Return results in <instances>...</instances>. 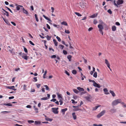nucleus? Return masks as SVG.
<instances>
[{"label":"nucleus","instance_id":"obj_14","mask_svg":"<svg viewBox=\"0 0 126 126\" xmlns=\"http://www.w3.org/2000/svg\"><path fill=\"white\" fill-rule=\"evenodd\" d=\"M67 110V109L66 108H65L64 109H62L61 110V111L63 113V115H64L65 114V111H66Z\"/></svg>","mask_w":126,"mask_h":126},{"label":"nucleus","instance_id":"obj_3","mask_svg":"<svg viewBox=\"0 0 126 126\" xmlns=\"http://www.w3.org/2000/svg\"><path fill=\"white\" fill-rule=\"evenodd\" d=\"M58 108H52V110L53 113L55 114H57L58 113Z\"/></svg>","mask_w":126,"mask_h":126},{"label":"nucleus","instance_id":"obj_8","mask_svg":"<svg viewBox=\"0 0 126 126\" xmlns=\"http://www.w3.org/2000/svg\"><path fill=\"white\" fill-rule=\"evenodd\" d=\"M79 106H73V108H75L74 110L75 111H77L78 110H81L80 109L79 107Z\"/></svg>","mask_w":126,"mask_h":126},{"label":"nucleus","instance_id":"obj_38","mask_svg":"<svg viewBox=\"0 0 126 126\" xmlns=\"http://www.w3.org/2000/svg\"><path fill=\"white\" fill-rule=\"evenodd\" d=\"M44 87H45L46 88V89L47 90H49V88L47 86V85H44Z\"/></svg>","mask_w":126,"mask_h":126},{"label":"nucleus","instance_id":"obj_44","mask_svg":"<svg viewBox=\"0 0 126 126\" xmlns=\"http://www.w3.org/2000/svg\"><path fill=\"white\" fill-rule=\"evenodd\" d=\"M48 98L47 97H43L41 99L42 100H47L48 99Z\"/></svg>","mask_w":126,"mask_h":126},{"label":"nucleus","instance_id":"obj_13","mask_svg":"<svg viewBox=\"0 0 126 126\" xmlns=\"http://www.w3.org/2000/svg\"><path fill=\"white\" fill-rule=\"evenodd\" d=\"M2 105L8 106H12V105L10 103L5 104V103H3L1 104Z\"/></svg>","mask_w":126,"mask_h":126},{"label":"nucleus","instance_id":"obj_46","mask_svg":"<svg viewBox=\"0 0 126 126\" xmlns=\"http://www.w3.org/2000/svg\"><path fill=\"white\" fill-rule=\"evenodd\" d=\"M23 89L24 90H27L26 86L25 84H24L23 85Z\"/></svg>","mask_w":126,"mask_h":126},{"label":"nucleus","instance_id":"obj_43","mask_svg":"<svg viewBox=\"0 0 126 126\" xmlns=\"http://www.w3.org/2000/svg\"><path fill=\"white\" fill-rule=\"evenodd\" d=\"M28 122L29 124L33 123L34 122V121L32 120H28Z\"/></svg>","mask_w":126,"mask_h":126},{"label":"nucleus","instance_id":"obj_33","mask_svg":"<svg viewBox=\"0 0 126 126\" xmlns=\"http://www.w3.org/2000/svg\"><path fill=\"white\" fill-rule=\"evenodd\" d=\"M85 98L86 99V100L88 101H90V97L89 96H86L85 97Z\"/></svg>","mask_w":126,"mask_h":126},{"label":"nucleus","instance_id":"obj_56","mask_svg":"<svg viewBox=\"0 0 126 126\" xmlns=\"http://www.w3.org/2000/svg\"><path fill=\"white\" fill-rule=\"evenodd\" d=\"M59 102H60V105H61L63 104V102L62 100H60L59 101Z\"/></svg>","mask_w":126,"mask_h":126},{"label":"nucleus","instance_id":"obj_34","mask_svg":"<svg viewBox=\"0 0 126 126\" xmlns=\"http://www.w3.org/2000/svg\"><path fill=\"white\" fill-rule=\"evenodd\" d=\"M15 5L16 6V8H20V7H23V6L22 5H18L16 4H15Z\"/></svg>","mask_w":126,"mask_h":126},{"label":"nucleus","instance_id":"obj_40","mask_svg":"<svg viewBox=\"0 0 126 126\" xmlns=\"http://www.w3.org/2000/svg\"><path fill=\"white\" fill-rule=\"evenodd\" d=\"M58 96L59 98H62V95L61 94H58Z\"/></svg>","mask_w":126,"mask_h":126},{"label":"nucleus","instance_id":"obj_51","mask_svg":"<svg viewBox=\"0 0 126 126\" xmlns=\"http://www.w3.org/2000/svg\"><path fill=\"white\" fill-rule=\"evenodd\" d=\"M56 56L55 55H52L51 56V58H56Z\"/></svg>","mask_w":126,"mask_h":126},{"label":"nucleus","instance_id":"obj_10","mask_svg":"<svg viewBox=\"0 0 126 126\" xmlns=\"http://www.w3.org/2000/svg\"><path fill=\"white\" fill-rule=\"evenodd\" d=\"M103 91L104 92V94H109V93L108 92V91L107 88H105L103 89Z\"/></svg>","mask_w":126,"mask_h":126},{"label":"nucleus","instance_id":"obj_24","mask_svg":"<svg viewBox=\"0 0 126 126\" xmlns=\"http://www.w3.org/2000/svg\"><path fill=\"white\" fill-rule=\"evenodd\" d=\"M59 47L61 49H63L64 47V46L62 45H59Z\"/></svg>","mask_w":126,"mask_h":126},{"label":"nucleus","instance_id":"obj_36","mask_svg":"<svg viewBox=\"0 0 126 126\" xmlns=\"http://www.w3.org/2000/svg\"><path fill=\"white\" fill-rule=\"evenodd\" d=\"M75 13L76 15H77L79 16H82V15L79 13L75 12Z\"/></svg>","mask_w":126,"mask_h":126},{"label":"nucleus","instance_id":"obj_12","mask_svg":"<svg viewBox=\"0 0 126 126\" xmlns=\"http://www.w3.org/2000/svg\"><path fill=\"white\" fill-rule=\"evenodd\" d=\"M72 116L74 120H76L77 118V116L75 112H73L72 113Z\"/></svg>","mask_w":126,"mask_h":126},{"label":"nucleus","instance_id":"obj_42","mask_svg":"<svg viewBox=\"0 0 126 126\" xmlns=\"http://www.w3.org/2000/svg\"><path fill=\"white\" fill-rule=\"evenodd\" d=\"M64 32L65 33L67 34H69L70 33V32L68 30H65Z\"/></svg>","mask_w":126,"mask_h":126},{"label":"nucleus","instance_id":"obj_17","mask_svg":"<svg viewBox=\"0 0 126 126\" xmlns=\"http://www.w3.org/2000/svg\"><path fill=\"white\" fill-rule=\"evenodd\" d=\"M53 41L54 43L55 46H57L58 42L56 41V40L55 39H53Z\"/></svg>","mask_w":126,"mask_h":126},{"label":"nucleus","instance_id":"obj_45","mask_svg":"<svg viewBox=\"0 0 126 126\" xmlns=\"http://www.w3.org/2000/svg\"><path fill=\"white\" fill-rule=\"evenodd\" d=\"M56 38L58 40V41L60 42L61 41V39L59 37H58V36H56Z\"/></svg>","mask_w":126,"mask_h":126},{"label":"nucleus","instance_id":"obj_48","mask_svg":"<svg viewBox=\"0 0 126 126\" xmlns=\"http://www.w3.org/2000/svg\"><path fill=\"white\" fill-rule=\"evenodd\" d=\"M107 12L110 14H111L112 13V12L110 9L108 10Z\"/></svg>","mask_w":126,"mask_h":126},{"label":"nucleus","instance_id":"obj_20","mask_svg":"<svg viewBox=\"0 0 126 126\" xmlns=\"http://www.w3.org/2000/svg\"><path fill=\"white\" fill-rule=\"evenodd\" d=\"M34 123L36 125L40 124L41 123L40 121H35Z\"/></svg>","mask_w":126,"mask_h":126},{"label":"nucleus","instance_id":"obj_2","mask_svg":"<svg viewBox=\"0 0 126 126\" xmlns=\"http://www.w3.org/2000/svg\"><path fill=\"white\" fill-rule=\"evenodd\" d=\"M105 112L106 111L105 110H103L97 115V117L98 118H100L104 114Z\"/></svg>","mask_w":126,"mask_h":126},{"label":"nucleus","instance_id":"obj_54","mask_svg":"<svg viewBox=\"0 0 126 126\" xmlns=\"http://www.w3.org/2000/svg\"><path fill=\"white\" fill-rule=\"evenodd\" d=\"M4 22L6 23L8 25L9 24V22L7 20H4Z\"/></svg>","mask_w":126,"mask_h":126},{"label":"nucleus","instance_id":"obj_32","mask_svg":"<svg viewBox=\"0 0 126 126\" xmlns=\"http://www.w3.org/2000/svg\"><path fill=\"white\" fill-rule=\"evenodd\" d=\"M110 111L111 113H113L114 112H116V110H115L113 109H111L110 110Z\"/></svg>","mask_w":126,"mask_h":126},{"label":"nucleus","instance_id":"obj_22","mask_svg":"<svg viewBox=\"0 0 126 126\" xmlns=\"http://www.w3.org/2000/svg\"><path fill=\"white\" fill-rule=\"evenodd\" d=\"M97 16V14H93L92 16H90V18H95Z\"/></svg>","mask_w":126,"mask_h":126},{"label":"nucleus","instance_id":"obj_35","mask_svg":"<svg viewBox=\"0 0 126 126\" xmlns=\"http://www.w3.org/2000/svg\"><path fill=\"white\" fill-rule=\"evenodd\" d=\"M34 16L36 21L37 22H38L39 20L38 18L37 15L36 14H35Z\"/></svg>","mask_w":126,"mask_h":126},{"label":"nucleus","instance_id":"obj_15","mask_svg":"<svg viewBox=\"0 0 126 126\" xmlns=\"http://www.w3.org/2000/svg\"><path fill=\"white\" fill-rule=\"evenodd\" d=\"M72 57L70 55H68L67 56V58L69 62H71V61Z\"/></svg>","mask_w":126,"mask_h":126},{"label":"nucleus","instance_id":"obj_11","mask_svg":"<svg viewBox=\"0 0 126 126\" xmlns=\"http://www.w3.org/2000/svg\"><path fill=\"white\" fill-rule=\"evenodd\" d=\"M109 92L111 94L112 96L114 97L116 95L115 94L113 91L110 90L109 91Z\"/></svg>","mask_w":126,"mask_h":126},{"label":"nucleus","instance_id":"obj_49","mask_svg":"<svg viewBox=\"0 0 126 126\" xmlns=\"http://www.w3.org/2000/svg\"><path fill=\"white\" fill-rule=\"evenodd\" d=\"M63 52L64 55H66L67 54V52L65 50H63Z\"/></svg>","mask_w":126,"mask_h":126},{"label":"nucleus","instance_id":"obj_55","mask_svg":"<svg viewBox=\"0 0 126 126\" xmlns=\"http://www.w3.org/2000/svg\"><path fill=\"white\" fill-rule=\"evenodd\" d=\"M98 22L97 21L95 20H94V23L95 24H96V23H97Z\"/></svg>","mask_w":126,"mask_h":126},{"label":"nucleus","instance_id":"obj_52","mask_svg":"<svg viewBox=\"0 0 126 126\" xmlns=\"http://www.w3.org/2000/svg\"><path fill=\"white\" fill-rule=\"evenodd\" d=\"M56 99L55 98H53L51 100V101H53V102H55V101H56Z\"/></svg>","mask_w":126,"mask_h":126},{"label":"nucleus","instance_id":"obj_58","mask_svg":"<svg viewBox=\"0 0 126 126\" xmlns=\"http://www.w3.org/2000/svg\"><path fill=\"white\" fill-rule=\"evenodd\" d=\"M46 25L48 29H50V27L48 24H47Z\"/></svg>","mask_w":126,"mask_h":126},{"label":"nucleus","instance_id":"obj_63","mask_svg":"<svg viewBox=\"0 0 126 126\" xmlns=\"http://www.w3.org/2000/svg\"><path fill=\"white\" fill-rule=\"evenodd\" d=\"M33 79L35 80V81L36 82L37 81V78L36 77H34L33 78Z\"/></svg>","mask_w":126,"mask_h":126},{"label":"nucleus","instance_id":"obj_47","mask_svg":"<svg viewBox=\"0 0 126 126\" xmlns=\"http://www.w3.org/2000/svg\"><path fill=\"white\" fill-rule=\"evenodd\" d=\"M47 71L46 70L45 71V72L43 75V78L44 79H45L46 78V77H45V76L47 74Z\"/></svg>","mask_w":126,"mask_h":126},{"label":"nucleus","instance_id":"obj_18","mask_svg":"<svg viewBox=\"0 0 126 126\" xmlns=\"http://www.w3.org/2000/svg\"><path fill=\"white\" fill-rule=\"evenodd\" d=\"M14 49V48H12L11 49H10L9 50V51L13 55H14L15 54V52H13Z\"/></svg>","mask_w":126,"mask_h":126},{"label":"nucleus","instance_id":"obj_1","mask_svg":"<svg viewBox=\"0 0 126 126\" xmlns=\"http://www.w3.org/2000/svg\"><path fill=\"white\" fill-rule=\"evenodd\" d=\"M122 100L120 99H118L113 101L112 103V106H115L118 103H121Z\"/></svg>","mask_w":126,"mask_h":126},{"label":"nucleus","instance_id":"obj_23","mask_svg":"<svg viewBox=\"0 0 126 126\" xmlns=\"http://www.w3.org/2000/svg\"><path fill=\"white\" fill-rule=\"evenodd\" d=\"M100 105L96 106H95V107L93 108V110H96L98 107H100Z\"/></svg>","mask_w":126,"mask_h":126},{"label":"nucleus","instance_id":"obj_26","mask_svg":"<svg viewBox=\"0 0 126 126\" xmlns=\"http://www.w3.org/2000/svg\"><path fill=\"white\" fill-rule=\"evenodd\" d=\"M33 108L34 109V110L35 111L36 113H38V109L37 108H36V107L35 106H33Z\"/></svg>","mask_w":126,"mask_h":126},{"label":"nucleus","instance_id":"obj_28","mask_svg":"<svg viewBox=\"0 0 126 126\" xmlns=\"http://www.w3.org/2000/svg\"><path fill=\"white\" fill-rule=\"evenodd\" d=\"M22 58H24V59L27 60L28 57L27 56V55H25V56H23L22 57Z\"/></svg>","mask_w":126,"mask_h":126},{"label":"nucleus","instance_id":"obj_27","mask_svg":"<svg viewBox=\"0 0 126 126\" xmlns=\"http://www.w3.org/2000/svg\"><path fill=\"white\" fill-rule=\"evenodd\" d=\"M61 24L62 25H63L65 26H67V24L65 21H63L61 23Z\"/></svg>","mask_w":126,"mask_h":126},{"label":"nucleus","instance_id":"obj_5","mask_svg":"<svg viewBox=\"0 0 126 126\" xmlns=\"http://www.w3.org/2000/svg\"><path fill=\"white\" fill-rule=\"evenodd\" d=\"M98 27L99 29V32H102V31L104 29L103 26L101 24H99L98 26Z\"/></svg>","mask_w":126,"mask_h":126},{"label":"nucleus","instance_id":"obj_4","mask_svg":"<svg viewBox=\"0 0 126 126\" xmlns=\"http://www.w3.org/2000/svg\"><path fill=\"white\" fill-rule=\"evenodd\" d=\"M105 63H106V64L107 65V67H108V68L110 69V70L111 71V70L110 67V64L107 59H105Z\"/></svg>","mask_w":126,"mask_h":126},{"label":"nucleus","instance_id":"obj_62","mask_svg":"<svg viewBox=\"0 0 126 126\" xmlns=\"http://www.w3.org/2000/svg\"><path fill=\"white\" fill-rule=\"evenodd\" d=\"M89 81L90 82H93V83H94V82H95V81L94 80H92L91 79H89Z\"/></svg>","mask_w":126,"mask_h":126},{"label":"nucleus","instance_id":"obj_50","mask_svg":"<svg viewBox=\"0 0 126 126\" xmlns=\"http://www.w3.org/2000/svg\"><path fill=\"white\" fill-rule=\"evenodd\" d=\"M46 120L47 121H51L52 120V119H50L49 118H47L46 119Z\"/></svg>","mask_w":126,"mask_h":126},{"label":"nucleus","instance_id":"obj_9","mask_svg":"<svg viewBox=\"0 0 126 126\" xmlns=\"http://www.w3.org/2000/svg\"><path fill=\"white\" fill-rule=\"evenodd\" d=\"M6 87L8 89H12L15 91L16 90V89H14V88H15V86H7Z\"/></svg>","mask_w":126,"mask_h":126},{"label":"nucleus","instance_id":"obj_7","mask_svg":"<svg viewBox=\"0 0 126 126\" xmlns=\"http://www.w3.org/2000/svg\"><path fill=\"white\" fill-rule=\"evenodd\" d=\"M124 1L123 0H118L117 1V5H119L123 3Z\"/></svg>","mask_w":126,"mask_h":126},{"label":"nucleus","instance_id":"obj_31","mask_svg":"<svg viewBox=\"0 0 126 126\" xmlns=\"http://www.w3.org/2000/svg\"><path fill=\"white\" fill-rule=\"evenodd\" d=\"M77 71L75 70H73L72 71V73L74 75H75L77 74Z\"/></svg>","mask_w":126,"mask_h":126},{"label":"nucleus","instance_id":"obj_37","mask_svg":"<svg viewBox=\"0 0 126 126\" xmlns=\"http://www.w3.org/2000/svg\"><path fill=\"white\" fill-rule=\"evenodd\" d=\"M120 103L123 105V107H125V108L126 107V105L124 102H121V103Z\"/></svg>","mask_w":126,"mask_h":126},{"label":"nucleus","instance_id":"obj_30","mask_svg":"<svg viewBox=\"0 0 126 126\" xmlns=\"http://www.w3.org/2000/svg\"><path fill=\"white\" fill-rule=\"evenodd\" d=\"M93 77L95 78H96L97 76V74L96 72H95L94 73L93 75Z\"/></svg>","mask_w":126,"mask_h":126},{"label":"nucleus","instance_id":"obj_25","mask_svg":"<svg viewBox=\"0 0 126 126\" xmlns=\"http://www.w3.org/2000/svg\"><path fill=\"white\" fill-rule=\"evenodd\" d=\"M23 10L24 13L26 14L27 15L28 14V11L26 10H25L24 8H23Z\"/></svg>","mask_w":126,"mask_h":126},{"label":"nucleus","instance_id":"obj_16","mask_svg":"<svg viewBox=\"0 0 126 126\" xmlns=\"http://www.w3.org/2000/svg\"><path fill=\"white\" fill-rule=\"evenodd\" d=\"M77 89H78V90L79 91H84V89L82 88L79 87H77Z\"/></svg>","mask_w":126,"mask_h":126},{"label":"nucleus","instance_id":"obj_57","mask_svg":"<svg viewBox=\"0 0 126 126\" xmlns=\"http://www.w3.org/2000/svg\"><path fill=\"white\" fill-rule=\"evenodd\" d=\"M65 73L68 75L69 76L70 75L69 73L66 70L65 71Z\"/></svg>","mask_w":126,"mask_h":126},{"label":"nucleus","instance_id":"obj_60","mask_svg":"<svg viewBox=\"0 0 126 126\" xmlns=\"http://www.w3.org/2000/svg\"><path fill=\"white\" fill-rule=\"evenodd\" d=\"M93 29V28L92 27H90L88 29V31H90L92 30Z\"/></svg>","mask_w":126,"mask_h":126},{"label":"nucleus","instance_id":"obj_61","mask_svg":"<svg viewBox=\"0 0 126 126\" xmlns=\"http://www.w3.org/2000/svg\"><path fill=\"white\" fill-rule=\"evenodd\" d=\"M41 84H36V86L38 88H39L40 87Z\"/></svg>","mask_w":126,"mask_h":126},{"label":"nucleus","instance_id":"obj_21","mask_svg":"<svg viewBox=\"0 0 126 126\" xmlns=\"http://www.w3.org/2000/svg\"><path fill=\"white\" fill-rule=\"evenodd\" d=\"M43 16L47 20L49 21H51V20L50 19L48 18V17H47L46 16H45L44 15H43Z\"/></svg>","mask_w":126,"mask_h":126},{"label":"nucleus","instance_id":"obj_29","mask_svg":"<svg viewBox=\"0 0 126 126\" xmlns=\"http://www.w3.org/2000/svg\"><path fill=\"white\" fill-rule=\"evenodd\" d=\"M74 92L76 94H78L79 93V91L76 89H73Z\"/></svg>","mask_w":126,"mask_h":126},{"label":"nucleus","instance_id":"obj_59","mask_svg":"<svg viewBox=\"0 0 126 126\" xmlns=\"http://www.w3.org/2000/svg\"><path fill=\"white\" fill-rule=\"evenodd\" d=\"M24 50L25 52L27 53L28 52L27 49L25 47L24 48Z\"/></svg>","mask_w":126,"mask_h":126},{"label":"nucleus","instance_id":"obj_53","mask_svg":"<svg viewBox=\"0 0 126 126\" xmlns=\"http://www.w3.org/2000/svg\"><path fill=\"white\" fill-rule=\"evenodd\" d=\"M29 42L33 46H34V44L31 41H29Z\"/></svg>","mask_w":126,"mask_h":126},{"label":"nucleus","instance_id":"obj_41","mask_svg":"<svg viewBox=\"0 0 126 126\" xmlns=\"http://www.w3.org/2000/svg\"><path fill=\"white\" fill-rule=\"evenodd\" d=\"M4 11L5 12V13H4V14L6 15L7 16H8L9 14L8 12L5 10H4Z\"/></svg>","mask_w":126,"mask_h":126},{"label":"nucleus","instance_id":"obj_6","mask_svg":"<svg viewBox=\"0 0 126 126\" xmlns=\"http://www.w3.org/2000/svg\"><path fill=\"white\" fill-rule=\"evenodd\" d=\"M93 85L94 86L97 87L98 88H100L101 87L100 84H99L95 82V81L94 83H93Z\"/></svg>","mask_w":126,"mask_h":126},{"label":"nucleus","instance_id":"obj_19","mask_svg":"<svg viewBox=\"0 0 126 126\" xmlns=\"http://www.w3.org/2000/svg\"><path fill=\"white\" fill-rule=\"evenodd\" d=\"M112 30L113 31H115L116 30V27L115 26H112Z\"/></svg>","mask_w":126,"mask_h":126},{"label":"nucleus","instance_id":"obj_39","mask_svg":"<svg viewBox=\"0 0 126 126\" xmlns=\"http://www.w3.org/2000/svg\"><path fill=\"white\" fill-rule=\"evenodd\" d=\"M46 38H47V40H49L50 39L51 37V36H49L48 35H47L46 36Z\"/></svg>","mask_w":126,"mask_h":126},{"label":"nucleus","instance_id":"obj_64","mask_svg":"<svg viewBox=\"0 0 126 126\" xmlns=\"http://www.w3.org/2000/svg\"><path fill=\"white\" fill-rule=\"evenodd\" d=\"M11 23L13 25H14V26H16V23L14 22H12V21H11Z\"/></svg>","mask_w":126,"mask_h":126}]
</instances>
